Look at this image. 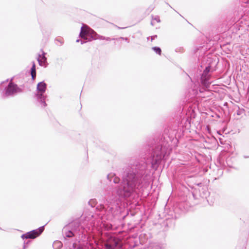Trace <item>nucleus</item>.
<instances>
[{
	"label": "nucleus",
	"instance_id": "6",
	"mask_svg": "<svg viewBox=\"0 0 249 249\" xmlns=\"http://www.w3.org/2000/svg\"><path fill=\"white\" fill-rule=\"evenodd\" d=\"M90 29L87 26L81 28L80 36L84 39H87V35L89 33Z\"/></svg>",
	"mask_w": 249,
	"mask_h": 249
},
{
	"label": "nucleus",
	"instance_id": "7",
	"mask_svg": "<svg viewBox=\"0 0 249 249\" xmlns=\"http://www.w3.org/2000/svg\"><path fill=\"white\" fill-rule=\"evenodd\" d=\"M37 89L38 91L41 92L40 96H42V93L46 90V84L43 82H40L37 85Z\"/></svg>",
	"mask_w": 249,
	"mask_h": 249
},
{
	"label": "nucleus",
	"instance_id": "11",
	"mask_svg": "<svg viewBox=\"0 0 249 249\" xmlns=\"http://www.w3.org/2000/svg\"><path fill=\"white\" fill-rule=\"evenodd\" d=\"M152 49L156 53H158L159 55L161 54V50L160 48L155 47H153Z\"/></svg>",
	"mask_w": 249,
	"mask_h": 249
},
{
	"label": "nucleus",
	"instance_id": "13",
	"mask_svg": "<svg viewBox=\"0 0 249 249\" xmlns=\"http://www.w3.org/2000/svg\"><path fill=\"white\" fill-rule=\"evenodd\" d=\"M99 38L101 39H106V40L108 41L110 40V39L109 37L106 38L105 37L103 36H100Z\"/></svg>",
	"mask_w": 249,
	"mask_h": 249
},
{
	"label": "nucleus",
	"instance_id": "9",
	"mask_svg": "<svg viewBox=\"0 0 249 249\" xmlns=\"http://www.w3.org/2000/svg\"><path fill=\"white\" fill-rule=\"evenodd\" d=\"M108 178L110 180V181H111L112 179H113V181L115 183H119L120 180V178L118 177L115 176L112 174H110L108 175Z\"/></svg>",
	"mask_w": 249,
	"mask_h": 249
},
{
	"label": "nucleus",
	"instance_id": "16",
	"mask_svg": "<svg viewBox=\"0 0 249 249\" xmlns=\"http://www.w3.org/2000/svg\"><path fill=\"white\" fill-rule=\"evenodd\" d=\"M42 103H43V105L44 107H45L46 106V103L44 102H43Z\"/></svg>",
	"mask_w": 249,
	"mask_h": 249
},
{
	"label": "nucleus",
	"instance_id": "2",
	"mask_svg": "<svg viewBox=\"0 0 249 249\" xmlns=\"http://www.w3.org/2000/svg\"><path fill=\"white\" fill-rule=\"evenodd\" d=\"M44 228L41 227L37 230H33L22 235L23 239H35L43 231Z\"/></svg>",
	"mask_w": 249,
	"mask_h": 249
},
{
	"label": "nucleus",
	"instance_id": "8",
	"mask_svg": "<svg viewBox=\"0 0 249 249\" xmlns=\"http://www.w3.org/2000/svg\"><path fill=\"white\" fill-rule=\"evenodd\" d=\"M46 58L45 56V53H43V54L39 55L38 58V61L40 66H44L46 62Z\"/></svg>",
	"mask_w": 249,
	"mask_h": 249
},
{
	"label": "nucleus",
	"instance_id": "1",
	"mask_svg": "<svg viewBox=\"0 0 249 249\" xmlns=\"http://www.w3.org/2000/svg\"><path fill=\"white\" fill-rule=\"evenodd\" d=\"M124 182L126 183V186H124V191L126 193H130L135 189L137 184V178L134 174H129Z\"/></svg>",
	"mask_w": 249,
	"mask_h": 249
},
{
	"label": "nucleus",
	"instance_id": "3",
	"mask_svg": "<svg viewBox=\"0 0 249 249\" xmlns=\"http://www.w3.org/2000/svg\"><path fill=\"white\" fill-rule=\"evenodd\" d=\"M106 249H116V248L120 247V241L118 239L110 238L105 244Z\"/></svg>",
	"mask_w": 249,
	"mask_h": 249
},
{
	"label": "nucleus",
	"instance_id": "14",
	"mask_svg": "<svg viewBox=\"0 0 249 249\" xmlns=\"http://www.w3.org/2000/svg\"><path fill=\"white\" fill-rule=\"evenodd\" d=\"M210 67H207L206 68L204 71L206 72H208L209 71H210Z\"/></svg>",
	"mask_w": 249,
	"mask_h": 249
},
{
	"label": "nucleus",
	"instance_id": "5",
	"mask_svg": "<svg viewBox=\"0 0 249 249\" xmlns=\"http://www.w3.org/2000/svg\"><path fill=\"white\" fill-rule=\"evenodd\" d=\"M160 148L157 150V152H154L153 156V160L152 161V164L153 166L158 164L161 158V155L160 152Z\"/></svg>",
	"mask_w": 249,
	"mask_h": 249
},
{
	"label": "nucleus",
	"instance_id": "17",
	"mask_svg": "<svg viewBox=\"0 0 249 249\" xmlns=\"http://www.w3.org/2000/svg\"><path fill=\"white\" fill-rule=\"evenodd\" d=\"M55 244H59V245H61V243H60V242H55Z\"/></svg>",
	"mask_w": 249,
	"mask_h": 249
},
{
	"label": "nucleus",
	"instance_id": "10",
	"mask_svg": "<svg viewBox=\"0 0 249 249\" xmlns=\"http://www.w3.org/2000/svg\"><path fill=\"white\" fill-rule=\"evenodd\" d=\"M31 74L32 75V78L33 80H35L36 77V65L35 63H33V66L31 68Z\"/></svg>",
	"mask_w": 249,
	"mask_h": 249
},
{
	"label": "nucleus",
	"instance_id": "15",
	"mask_svg": "<svg viewBox=\"0 0 249 249\" xmlns=\"http://www.w3.org/2000/svg\"><path fill=\"white\" fill-rule=\"evenodd\" d=\"M118 40H126L127 38H124V37H120Z\"/></svg>",
	"mask_w": 249,
	"mask_h": 249
},
{
	"label": "nucleus",
	"instance_id": "4",
	"mask_svg": "<svg viewBox=\"0 0 249 249\" xmlns=\"http://www.w3.org/2000/svg\"><path fill=\"white\" fill-rule=\"evenodd\" d=\"M20 91L21 89L18 87L17 85L11 82L6 89L5 94L8 96Z\"/></svg>",
	"mask_w": 249,
	"mask_h": 249
},
{
	"label": "nucleus",
	"instance_id": "12",
	"mask_svg": "<svg viewBox=\"0 0 249 249\" xmlns=\"http://www.w3.org/2000/svg\"><path fill=\"white\" fill-rule=\"evenodd\" d=\"M66 236L68 237H72L73 236V233L71 231H68L66 233Z\"/></svg>",
	"mask_w": 249,
	"mask_h": 249
}]
</instances>
